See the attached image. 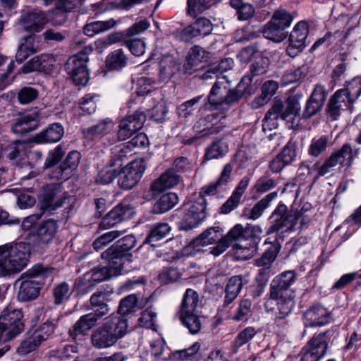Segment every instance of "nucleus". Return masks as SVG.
<instances>
[{"instance_id": "obj_1", "label": "nucleus", "mask_w": 361, "mask_h": 361, "mask_svg": "<svg viewBox=\"0 0 361 361\" xmlns=\"http://www.w3.org/2000/svg\"><path fill=\"white\" fill-rule=\"evenodd\" d=\"M233 165L227 163L224 165L216 180L203 186L200 192V196L195 201H191L183 204L175 210L176 215L178 217V229L180 231H190L197 227L207 218V200L205 195L215 196L221 198L228 192L230 185L233 180L231 174Z\"/></svg>"}, {"instance_id": "obj_2", "label": "nucleus", "mask_w": 361, "mask_h": 361, "mask_svg": "<svg viewBox=\"0 0 361 361\" xmlns=\"http://www.w3.org/2000/svg\"><path fill=\"white\" fill-rule=\"evenodd\" d=\"M327 97L325 87L317 84L314 86L305 107L300 113V97L294 94L289 96L284 102L274 99L271 107L266 113L262 121L263 129L271 130L278 126V121L299 117L300 119H309L321 111Z\"/></svg>"}, {"instance_id": "obj_3", "label": "nucleus", "mask_w": 361, "mask_h": 361, "mask_svg": "<svg viewBox=\"0 0 361 361\" xmlns=\"http://www.w3.org/2000/svg\"><path fill=\"white\" fill-rule=\"evenodd\" d=\"M255 92L252 78L244 75L235 88L227 89L223 82L216 81L212 85L207 100L204 104L205 109L227 110L245 96H250Z\"/></svg>"}, {"instance_id": "obj_4", "label": "nucleus", "mask_w": 361, "mask_h": 361, "mask_svg": "<svg viewBox=\"0 0 361 361\" xmlns=\"http://www.w3.org/2000/svg\"><path fill=\"white\" fill-rule=\"evenodd\" d=\"M336 326H332L325 331L314 333L302 348L300 361H320L327 354L330 345L338 337Z\"/></svg>"}, {"instance_id": "obj_5", "label": "nucleus", "mask_w": 361, "mask_h": 361, "mask_svg": "<svg viewBox=\"0 0 361 361\" xmlns=\"http://www.w3.org/2000/svg\"><path fill=\"white\" fill-rule=\"evenodd\" d=\"M297 274L294 270H288L276 276L270 283L269 300H274L276 303L283 305L282 309L295 305V290L292 286L295 283Z\"/></svg>"}, {"instance_id": "obj_6", "label": "nucleus", "mask_w": 361, "mask_h": 361, "mask_svg": "<svg viewBox=\"0 0 361 361\" xmlns=\"http://www.w3.org/2000/svg\"><path fill=\"white\" fill-rule=\"evenodd\" d=\"M51 274L52 269L44 268L41 265H35L22 274L16 281V285L18 286V300L26 302L36 299L41 289V283L37 279L47 277Z\"/></svg>"}, {"instance_id": "obj_7", "label": "nucleus", "mask_w": 361, "mask_h": 361, "mask_svg": "<svg viewBox=\"0 0 361 361\" xmlns=\"http://www.w3.org/2000/svg\"><path fill=\"white\" fill-rule=\"evenodd\" d=\"M199 302L198 293L191 288H188L182 300L177 316L181 324L188 329L191 334H197L202 328L200 316L195 312Z\"/></svg>"}, {"instance_id": "obj_8", "label": "nucleus", "mask_w": 361, "mask_h": 361, "mask_svg": "<svg viewBox=\"0 0 361 361\" xmlns=\"http://www.w3.org/2000/svg\"><path fill=\"white\" fill-rule=\"evenodd\" d=\"M137 245V240L134 235H127L118 240L111 247L104 250L100 257L116 263L118 265L123 264L128 267V264L133 262V255L130 252Z\"/></svg>"}, {"instance_id": "obj_9", "label": "nucleus", "mask_w": 361, "mask_h": 361, "mask_svg": "<svg viewBox=\"0 0 361 361\" xmlns=\"http://www.w3.org/2000/svg\"><path fill=\"white\" fill-rule=\"evenodd\" d=\"M20 310L6 307L0 316V343L11 341L19 335L24 328Z\"/></svg>"}, {"instance_id": "obj_10", "label": "nucleus", "mask_w": 361, "mask_h": 361, "mask_svg": "<svg viewBox=\"0 0 361 361\" xmlns=\"http://www.w3.org/2000/svg\"><path fill=\"white\" fill-rule=\"evenodd\" d=\"M90 49H85L70 57L65 64V70L77 85L85 86L90 79L88 70L89 52Z\"/></svg>"}, {"instance_id": "obj_11", "label": "nucleus", "mask_w": 361, "mask_h": 361, "mask_svg": "<svg viewBox=\"0 0 361 361\" xmlns=\"http://www.w3.org/2000/svg\"><path fill=\"white\" fill-rule=\"evenodd\" d=\"M146 170V163L143 159H137L122 168L118 180L119 188L128 190L134 188L140 180Z\"/></svg>"}, {"instance_id": "obj_12", "label": "nucleus", "mask_w": 361, "mask_h": 361, "mask_svg": "<svg viewBox=\"0 0 361 361\" xmlns=\"http://www.w3.org/2000/svg\"><path fill=\"white\" fill-rule=\"evenodd\" d=\"M296 219L291 212H288L287 206L280 202L269 217L270 226L266 234L271 235L284 228H292L296 224Z\"/></svg>"}, {"instance_id": "obj_13", "label": "nucleus", "mask_w": 361, "mask_h": 361, "mask_svg": "<svg viewBox=\"0 0 361 361\" xmlns=\"http://www.w3.org/2000/svg\"><path fill=\"white\" fill-rule=\"evenodd\" d=\"M30 248L26 243H9L0 246V274L11 267V259H28Z\"/></svg>"}, {"instance_id": "obj_14", "label": "nucleus", "mask_w": 361, "mask_h": 361, "mask_svg": "<svg viewBox=\"0 0 361 361\" xmlns=\"http://www.w3.org/2000/svg\"><path fill=\"white\" fill-rule=\"evenodd\" d=\"M276 20L271 19L264 26L262 32L259 27L254 28L250 26H247L244 28L245 32L243 39L245 41L251 40L256 38L262 33L263 36L275 42H281L286 38L288 32H286L282 27L276 25Z\"/></svg>"}, {"instance_id": "obj_15", "label": "nucleus", "mask_w": 361, "mask_h": 361, "mask_svg": "<svg viewBox=\"0 0 361 361\" xmlns=\"http://www.w3.org/2000/svg\"><path fill=\"white\" fill-rule=\"evenodd\" d=\"M180 176L169 169L150 185L147 191L144 192L143 199L150 201L163 192L165 190L176 186L180 181Z\"/></svg>"}, {"instance_id": "obj_16", "label": "nucleus", "mask_w": 361, "mask_h": 361, "mask_svg": "<svg viewBox=\"0 0 361 361\" xmlns=\"http://www.w3.org/2000/svg\"><path fill=\"white\" fill-rule=\"evenodd\" d=\"M135 214L134 207L127 202H121L115 206L104 217H102L99 228L106 229L130 219Z\"/></svg>"}, {"instance_id": "obj_17", "label": "nucleus", "mask_w": 361, "mask_h": 361, "mask_svg": "<svg viewBox=\"0 0 361 361\" xmlns=\"http://www.w3.org/2000/svg\"><path fill=\"white\" fill-rule=\"evenodd\" d=\"M71 198L63 188L59 184L47 186L40 197L42 207L44 209L55 210Z\"/></svg>"}, {"instance_id": "obj_18", "label": "nucleus", "mask_w": 361, "mask_h": 361, "mask_svg": "<svg viewBox=\"0 0 361 361\" xmlns=\"http://www.w3.org/2000/svg\"><path fill=\"white\" fill-rule=\"evenodd\" d=\"M309 34V25L305 21L298 23L290 32L286 48V54L294 58L298 56L305 47V40Z\"/></svg>"}, {"instance_id": "obj_19", "label": "nucleus", "mask_w": 361, "mask_h": 361, "mask_svg": "<svg viewBox=\"0 0 361 361\" xmlns=\"http://www.w3.org/2000/svg\"><path fill=\"white\" fill-rule=\"evenodd\" d=\"M351 146L348 143L344 144L342 147L333 152L324 163L318 168V176H324L329 173L338 164L341 165H350L353 156L351 154Z\"/></svg>"}, {"instance_id": "obj_20", "label": "nucleus", "mask_w": 361, "mask_h": 361, "mask_svg": "<svg viewBox=\"0 0 361 361\" xmlns=\"http://www.w3.org/2000/svg\"><path fill=\"white\" fill-rule=\"evenodd\" d=\"M331 321V313L321 304H313L303 313V323L305 327H322Z\"/></svg>"}, {"instance_id": "obj_21", "label": "nucleus", "mask_w": 361, "mask_h": 361, "mask_svg": "<svg viewBox=\"0 0 361 361\" xmlns=\"http://www.w3.org/2000/svg\"><path fill=\"white\" fill-rule=\"evenodd\" d=\"M58 228L56 221L53 219L43 221L33 233L30 234L29 241L35 246L44 248L53 240Z\"/></svg>"}, {"instance_id": "obj_22", "label": "nucleus", "mask_w": 361, "mask_h": 361, "mask_svg": "<svg viewBox=\"0 0 361 361\" xmlns=\"http://www.w3.org/2000/svg\"><path fill=\"white\" fill-rule=\"evenodd\" d=\"M47 23L46 13L37 8L23 13L19 20L20 27L32 35L42 30Z\"/></svg>"}, {"instance_id": "obj_23", "label": "nucleus", "mask_w": 361, "mask_h": 361, "mask_svg": "<svg viewBox=\"0 0 361 361\" xmlns=\"http://www.w3.org/2000/svg\"><path fill=\"white\" fill-rule=\"evenodd\" d=\"M146 121V115L143 111H136L133 114L122 119L119 123L118 137L125 140L140 130Z\"/></svg>"}, {"instance_id": "obj_24", "label": "nucleus", "mask_w": 361, "mask_h": 361, "mask_svg": "<svg viewBox=\"0 0 361 361\" xmlns=\"http://www.w3.org/2000/svg\"><path fill=\"white\" fill-rule=\"evenodd\" d=\"M250 281V275L248 273L233 276L228 279L225 288V296L224 299V307L232 303L239 295L243 286L247 285Z\"/></svg>"}, {"instance_id": "obj_25", "label": "nucleus", "mask_w": 361, "mask_h": 361, "mask_svg": "<svg viewBox=\"0 0 361 361\" xmlns=\"http://www.w3.org/2000/svg\"><path fill=\"white\" fill-rule=\"evenodd\" d=\"M278 196V191L268 193L254 205L247 204L242 210L241 217L247 220H257L262 216L264 212L270 205L271 202Z\"/></svg>"}, {"instance_id": "obj_26", "label": "nucleus", "mask_w": 361, "mask_h": 361, "mask_svg": "<svg viewBox=\"0 0 361 361\" xmlns=\"http://www.w3.org/2000/svg\"><path fill=\"white\" fill-rule=\"evenodd\" d=\"M108 264L99 269L94 268L92 269V282L103 281L109 279L111 277L117 276L123 274H127L130 270L135 269V267L130 266L129 267H123V264L118 265L108 261Z\"/></svg>"}, {"instance_id": "obj_27", "label": "nucleus", "mask_w": 361, "mask_h": 361, "mask_svg": "<svg viewBox=\"0 0 361 361\" xmlns=\"http://www.w3.org/2000/svg\"><path fill=\"white\" fill-rule=\"evenodd\" d=\"M80 160V154L78 152H70L60 166L55 170L52 178L58 180L69 178L77 169Z\"/></svg>"}, {"instance_id": "obj_28", "label": "nucleus", "mask_w": 361, "mask_h": 361, "mask_svg": "<svg viewBox=\"0 0 361 361\" xmlns=\"http://www.w3.org/2000/svg\"><path fill=\"white\" fill-rule=\"evenodd\" d=\"M107 297L108 292L102 290L92 295V326L108 314Z\"/></svg>"}, {"instance_id": "obj_29", "label": "nucleus", "mask_w": 361, "mask_h": 361, "mask_svg": "<svg viewBox=\"0 0 361 361\" xmlns=\"http://www.w3.org/2000/svg\"><path fill=\"white\" fill-rule=\"evenodd\" d=\"M341 92L343 91H336L327 103L326 112L331 121H336L341 112L347 110L352 105L348 102L346 97L341 94Z\"/></svg>"}, {"instance_id": "obj_30", "label": "nucleus", "mask_w": 361, "mask_h": 361, "mask_svg": "<svg viewBox=\"0 0 361 361\" xmlns=\"http://www.w3.org/2000/svg\"><path fill=\"white\" fill-rule=\"evenodd\" d=\"M268 240L267 239L264 243L269 244V246L265 250L262 256L255 260V264L257 267L272 268V264L281 250V246L276 238L273 242H269Z\"/></svg>"}, {"instance_id": "obj_31", "label": "nucleus", "mask_w": 361, "mask_h": 361, "mask_svg": "<svg viewBox=\"0 0 361 361\" xmlns=\"http://www.w3.org/2000/svg\"><path fill=\"white\" fill-rule=\"evenodd\" d=\"M38 118L39 115L36 111L26 114L17 120L12 127V130L16 134L28 133L37 128Z\"/></svg>"}, {"instance_id": "obj_32", "label": "nucleus", "mask_w": 361, "mask_h": 361, "mask_svg": "<svg viewBox=\"0 0 361 361\" xmlns=\"http://www.w3.org/2000/svg\"><path fill=\"white\" fill-rule=\"evenodd\" d=\"M64 134L63 128L56 123L49 126L45 130L37 134L35 141L38 144L53 143L59 141Z\"/></svg>"}, {"instance_id": "obj_33", "label": "nucleus", "mask_w": 361, "mask_h": 361, "mask_svg": "<svg viewBox=\"0 0 361 361\" xmlns=\"http://www.w3.org/2000/svg\"><path fill=\"white\" fill-rule=\"evenodd\" d=\"M116 341V337L113 336L104 323L92 334V344L98 348L110 347Z\"/></svg>"}, {"instance_id": "obj_34", "label": "nucleus", "mask_w": 361, "mask_h": 361, "mask_svg": "<svg viewBox=\"0 0 361 361\" xmlns=\"http://www.w3.org/2000/svg\"><path fill=\"white\" fill-rule=\"evenodd\" d=\"M214 118L213 115H208L200 118L194 126L196 132L202 133V136L221 132L225 125L222 121L212 123Z\"/></svg>"}, {"instance_id": "obj_35", "label": "nucleus", "mask_w": 361, "mask_h": 361, "mask_svg": "<svg viewBox=\"0 0 361 361\" xmlns=\"http://www.w3.org/2000/svg\"><path fill=\"white\" fill-rule=\"evenodd\" d=\"M178 202V197L175 192L163 194L155 201L152 208L154 214H161L173 208Z\"/></svg>"}, {"instance_id": "obj_36", "label": "nucleus", "mask_w": 361, "mask_h": 361, "mask_svg": "<svg viewBox=\"0 0 361 361\" xmlns=\"http://www.w3.org/2000/svg\"><path fill=\"white\" fill-rule=\"evenodd\" d=\"M104 324L109 329L113 336L116 337V341L123 338L127 332L128 327V320L125 317L111 316L106 318Z\"/></svg>"}, {"instance_id": "obj_37", "label": "nucleus", "mask_w": 361, "mask_h": 361, "mask_svg": "<svg viewBox=\"0 0 361 361\" xmlns=\"http://www.w3.org/2000/svg\"><path fill=\"white\" fill-rule=\"evenodd\" d=\"M224 231L220 226L210 227L192 240L195 246H206L221 240Z\"/></svg>"}, {"instance_id": "obj_38", "label": "nucleus", "mask_w": 361, "mask_h": 361, "mask_svg": "<svg viewBox=\"0 0 361 361\" xmlns=\"http://www.w3.org/2000/svg\"><path fill=\"white\" fill-rule=\"evenodd\" d=\"M111 156L109 163L111 166H115L118 169L133 154L128 145H126L124 143L115 145L111 149Z\"/></svg>"}, {"instance_id": "obj_39", "label": "nucleus", "mask_w": 361, "mask_h": 361, "mask_svg": "<svg viewBox=\"0 0 361 361\" xmlns=\"http://www.w3.org/2000/svg\"><path fill=\"white\" fill-rule=\"evenodd\" d=\"M282 306L281 303H276L278 312L276 313L274 322V329L281 334L287 331L290 327L288 317L295 307V305H292L286 310L285 308L282 309Z\"/></svg>"}, {"instance_id": "obj_40", "label": "nucleus", "mask_w": 361, "mask_h": 361, "mask_svg": "<svg viewBox=\"0 0 361 361\" xmlns=\"http://www.w3.org/2000/svg\"><path fill=\"white\" fill-rule=\"evenodd\" d=\"M200 348V344L198 342H195L190 347L177 350L172 352L171 355V361H197L200 358L198 353Z\"/></svg>"}, {"instance_id": "obj_41", "label": "nucleus", "mask_w": 361, "mask_h": 361, "mask_svg": "<svg viewBox=\"0 0 361 361\" xmlns=\"http://www.w3.org/2000/svg\"><path fill=\"white\" fill-rule=\"evenodd\" d=\"M35 38L36 37L34 35H30L20 39L16 53V60L19 63H22L27 57L37 51L35 46Z\"/></svg>"}, {"instance_id": "obj_42", "label": "nucleus", "mask_w": 361, "mask_h": 361, "mask_svg": "<svg viewBox=\"0 0 361 361\" xmlns=\"http://www.w3.org/2000/svg\"><path fill=\"white\" fill-rule=\"evenodd\" d=\"M171 230V228L168 224L157 223L152 226L144 243L155 246V243L165 238L169 234Z\"/></svg>"}, {"instance_id": "obj_43", "label": "nucleus", "mask_w": 361, "mask_h": 361, "mask_svg": "<svg viewBox=\"0 0 361 361\" xmlns=\"http://www.w3.org/2000/svg\"><path fill=\"white\" fill-rule=\"evenodd\" d=\"M128 63V57L121 49L110 52L106 58L105 64L109 71H121Z\"/></svg>"}, {"instance_id": "obj_44", "label": "nucleus", "mask_w": 361, "mask_h": 361, "mask_svg": "<svg viewBox=\"0 0 361 361\" xmlns=\"http://www.w3.org/2000/svg\"><path fill=\"white\" fill-rule=\"evenodd\" d=\"M150 352L151 357L154 358V361L169 360L172 354V351L162 338L151 342Z\"/></svg>"}, {"instance_id": "obj_45", "label": "nucleus", "mask_w": 361, "mask_h": 361, "mask_svg": "<svg viewBox=\"0 0 361 361\" xmlns=\"http://www.w3.org/2000/svg\"><path fill=\"white\" fill-rule=\"evenodd\" d=\"M220 0H187V13L196 18L198 15L210 9Z\"/></svg>"}, {"instance_id": "obj_46", "label": "nucleus", "mask_w": 361, "mask_h": 361, "mask_svg": "<svg viewBox=\"0 0 361 361\" xmlns=\"http://www.w3.org/2000/svg\"><path fill=\"white\" fill-rule=\"evenodd\" d=\"M228 152V145L222 140L213 141L205 149L204 161L219 159L224 157Z\"/></svg>"}, {"instance_id": "obj_47", "label": "nucleus", "mask_w": 361, "mask_h": 361, "mask_svg": "<svg viewBox=\"0 0 361 361\" xmlns=\"http://www.w3.org/2000/svg\"><path fill=\"white\" fill-rule=\"evenodd\" d=\"M337 91H343L341 94L343 97H346L348 102L353 104L361 94V78L355 77L350 81L346 82L343 89Z\"/></svg>"}, {"instance_id": "obj_48", "label": "nucleus", "mask_w": 361, "mask_h": 361, "mask_svg": "<svg viewBox=\"0 0 361 361\" xmlns=\"http://www.w3.org/2000/svg\"><path fill=\"white\" fill-rule=\"evenodd\" d=\"M177 63L173 56L164 55L159 61V74L163 80L173 76L177 71Z\"/></svg>"}, {"instance_id": "obj_49", "label": "nucleus", "mask_w": 361, "mask_h": 361, "mask_svg": "<svg viewBox=\"0 0 361 361\" xmlns=\"http://www.w3.org/2000/svg\"><path fill=\"white\" fill-rule=\"evenodd\" d=\"M229 4L236 11L239 20H247L254 16L255 8L249 3H245L243 0H230Z\"/></svg>"}, {"instance_id": "obj_50", "label": "nucleus", "mask_w": 361, "mask_h": 361, "mask_svg": "<svg viewBox=\"0 0 361 361\" xmlns=\"http://www.w3.org/2000/svg\"><path fill=\"white\" fill-rule=\"evenodd\" d=\"M121 171L115 166H111L109 163L103 169L99 171L95 177L97 184L106 185L111 183L116 177L119 176Z\"/></svg>"}, {"instance_id": "obj_51", "label": "nucleus", "mask_w": 361, "mask_h": 361, "mask_svg": "<svg viewBox=\"0 0 361 361\" xmlns=\"http://www.w3.org/2000/svg\"><path fill=\"white\" fill-rule=\"evenodd\" d=\"M259 331L253 326H247L240 331L233 341V348L238 350L250 342Z\"/></svg>"}, {"instance_id": "obj_52", "label": "nucleus", "mask_w": 361, "mask_h": 361, "mask_svg": "<svg viewBox=\"0 0 361 361\" xmlns=\"http://www.w3.org/2000/svg\"><path fill=\"white\" fill-rule=\"evenodd\" d=\"M245 243V245L235 243L233 245L234 255L238 260L250 259L257 251V247L255 245L247 242Z\"/></svg>"}, {"instance_id": "obj_53", "label": "nucleus", "mask_w": 361, "mask_h": 361, "mask_svg": "<svg viewBox=\"0 0 361 361\" xmlns=\"http://www.w3.org/2000/svg\"><path fill=\"white\" fill-rule=\"evenodd\" d=\"M329 140L328 136L322 135L314 137L308 148V154L313 157H318L324 152L329 145Z\"/></svg>"}, {"instance_id": "obj_54", "label": "nucleus", "mask_w": 361, "mask_h": 361, "mask_svg": "<svg viewBox=\"0 0 361 361\" xmlns=\"http://www.w3.org/2000/svg\"><path fill=\"white\" fill-rule=\"evenodd\" d=\"M39 338L40 336H38L37 334H35L33 332L30 336L21 342L17 349L18 353L19 355H25L35 350L42 343Z\"/></svg>"}, {"instance_id": "obj_55", "label": "nucleus", "mask_w": 361, "mask_h": 361, "mask_svg": "<svg viewBox=\"0 0 361 361\" xmlns=\"http://www.w3.org/2000/svg\"><path fill=\"white\" fill-rule=\"evenodd\" d=\"M252 305L250 299L241 300L232 319L235 322H247L252 315Z\"/></svg>"}, {"instance_id": "obj_56", "label": "nucleus", "mask_w": 361, "mask_h": 361, "mask_svg": "<svg viewBox=\"0 0 361 361\" xmlns=\"http://www.w3.org/2000/svg\"><path fill=\"white\" fill-rule=\"evenodd\" d=\"M53 59L49 56H42L35 57L29 61L27 68L30 71H47L53 66L50 62H53Z\"/></svg>"}, {"instance_id": "obj_57", "label": "nucleus", "mask_w": 361, "mask_h": 361, "mask_svg": "<svg viewBox=\"0 0 361 361\" xmlns=\"http://www.w3.org/2000/svg\"><path fill=\"white\" fill-rule=\"evenodd\" d=\"M182 274V271L177 267H164L159 274V280L164 284H169L177 281Z\"/></svg>"}, {"instance_id": "obj_58", "label": "nucleus", "mask_w": 361, "mask_h": 361, "mask_svg": "<svg viewBox=\"0 0 361 361\" xmlns=\"http://www.w3.org/2000/svg\"><path fill=\"white\" fill-rule=\"evenodd\" d=\"M118 235V231H108L96 238L92 243V247L96 252L102 251Z\"/></svg>"}, {"instance_id": "obj_59", "label": "nucleus", "mask_w": 361, "mask_h": 361, "mask_svg": "<svg viewBox=\"0 0 361 361\" xmlns=\"http://www.w3.org/2000/svg\"><path fill=\"white\" fill-rule=\"evenodd\" d=\"M194 164L191 160L186 157H176L172 164V169L175 173H189L193 171Z\"/></svg>"}, {"instance_id": "obj_60", "label": "nucleus", "mask_w": 361, "mask_h": 361, "mask_svg": "<svg viewBox=\"0 0 361 361\" xmlns=\"http://www.w3.org/2000/svg\"><path fill=\"white\" fill-rule=\"evenodd\" d=\"M137 301L138 298L135 294L125 297L119 303L118 313L123 317L131 313L134 311Z\"/></svg>"}, {"instance_id": "obj_61", "label": "nucleus", "mask_w": 361, "mask_h": 361, "mask_svg": "<svg viewBox=\"0 0 361 361\" xmlns=\"http://www.w3.org/2000/svg\"><path fill=\"white\" fill-rule=\"evenodd\" d=\"M27 145L21 141H16L8 147V157L11 159H23L27 154Z\"/></svg>"}, {"instance_id": "obj_62", "label": "nucleus", "mask_w": 361, "mask_h": 361, "mask_svg": "<svg viewBox=\"0 0 361 361\" xmlns=\"http://www.w3.org/2000/svg\"><path fill=\"white\" fill-rule=\"evenodd\" d=\"M284 162L288 165L292 164L297 157V143L293 140H290L283 147L281 152L279 154Z\"/></svg>"}, {"instance_id": "obj_63", "label": "nucleus", "mask_w": 361, "mask_h": 361, "mask_svg": "<svg viewBox=\"0 0 361 361\" xmlns=\"http://www.w3.org/2000/svg\"><path fill=\"white\" fill-rule=\"evenodd\" d=\"M246 226L243 227V226L240 224H235L233 227H232L228 233L224 235L226 238L232 244L233 242H239V243H242L243 242H246Z\"/></svg>"}, {"instance_id": "obj_64", "label": "nucleus", "mask_w": 361, "mask_h": 361, "mask_svg": "<svg viewBox=\"0 0 361 361\" xmlns=\"http://www.w3.org/2000/svg\"><path fill=\"white\" fill-rule=\"evenodd\" d=\"M198 36H200L199 32L192 23L183 29L178 30L175 32L176 39L185 42H190Z\"/></svg>"}]
</instances>
